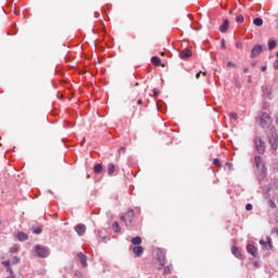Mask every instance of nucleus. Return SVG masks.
<instances>
[{
	"label": "nucleus",
	"instance_id": "47",
	"mask_svg": "<svg viewBox=\"0 0 278 278\" xmlns=\"http://www.w3.org/2000/svg\"><path fill=\"white\" fill-rule=\"evenodd\" d=\"M248 81H249V84H251V76H249Z\"/></svg>",
	"mask_w": 278,
	"mask_h": 278
},
{
	"label": "nucleus",
	"instance_id": "21",
	"mask_svg": "<svg viewBox=\"0 0 278 278\" xmlns=\"http://www.w3.org/2000/svg\"><path fill=\"white\" fill-rule=\"evenodd\" d=\"M151 62L156 66H162V59H160V56H152Z\"/></svg>",
	"mask_w": 278,
	"mask_h": 278
},
{
	"label": "nucleus",
	"instance_id": "38",
	"mask_svg": "<svg viewBox=\"0 0 278 278\" xmlns=\"http://www.w3.org/2000/svg\"><path fill=\"white\" fill-rule=\"evenodd\" d=\"M236 47H237V49H242V43L237 42V43H236Z\"/></svg>",
	"mask_w": 278,
	"mask_h": 278
},
{
	"label": "nucleus",
	"instance_id": "22",
	"mask_svg": "<svg viewBox=\"0 0 278 278\" xmlns=\"http://www.w3.org/2000/svg\"><path fill=\"white\" fill-rule=\"evenodd\" d=\"M267 47H268L269 51H273V49H275L277 47V41H275V40L268 41Z\"/></svg>",
	"mask_w": 278,
	"mask_h": 278
},
{
	"label": "nucleus",
	"instance_id": "17",
	"mask_svg": "<svg viewBox=\"0 0 278 278\" xmlns=\"http://www.w3.org/2000/svg\"><path fill=\"white\" fill-rule=\"evenodd\" d=\"M253 25H255L256 27H262V25H264V20H262V17H255L253 20Z\"/></svg>",
	"mask_w": 278,
	"mask_h": 278
},
{
	"label": "nucleus",
	"instance_id": "31",
	"mask_svg": "<svg viewBox=\"0 0 278 278\" xmlns=\"http://www.w3.org/2000/svg\"><path fill=\"white\" fill-rule=\"evenodd\" d=\"M2 264H3V266H5V268H10L12 262L11 261H4Z\"/></svg>",
	"mask_w": 278,
	"mask_h": 278
},
{
	"label": "nucleus",
	"instance_id": "16",
	"mask_svg": "<svg viewBox=\"0 0 278 278\" xmlns=\"http://www.w3.org/2000/svg\"><path fill=\"white\" fill-rule=\"evenodd\" d=\"M131 244H134L135 247H140V244H142V238H140V237L132 238Z\"/></svg>",
	"mask_w": 278,
	"mask_h": 278
},
{
	"label": "nucleus",
	"instance_id": "11",
	"mask_svg": "<svg viewBox=\"0 0 278 278\" xmlns=\"http://www.w3.org/2000/svg\"><path fill=\"white\" fill-rule=\"evenodd\" d=\"M78 260L80 261V264L84 266V268H86V266H88V258L86 257V255L81 252H79L77 254Z\"/></svg>",
	"mask_w": 278,
	"mask_h": 278
},
{
	"label": "nucleus",
	"instance_id": "29",
	"mask_svg": "<svg viewBox=\"0 0 278 278\" xmlns=\"http://www.w3.org/2000/svg\"><path fill=\"white\" fill-rule=\"evenodd\" d=\"M21 262V258L18 256H14L11 261V264H18Z\"/></svg>",
	"mask_w": 278,
	"mask_h": 278
},
{
	"label": "nucleus",
	"instance_id": "2",
	"mask_svg": "<svg viewBox=\"0 0 278 278\" xmlns=\"http://www.w3.org/2000/svg\"><path fill=\"white\" fill-rule=\"evenodd\" d=\"M254 164L260 175L262 177H266V165H264V162L262 161V156H255Z\"/></svg>",
	"mask_w": 278,
	"mask_h": 278
},
{
	"label": "nucleus",
	"instance_id": "35",
	"mask_svg": "<svg viewBox=\"0 0 278 278\" xmlns=\"http://www.w3.org/2000/svg\"><path fill=\"white\" fill-rule=\"evenodd\" d=\"M125 151H127V148H125V147H122V148L118 149L119 154L125 153Z\"/></svg>",
	"mask_w": 278,
	"mask_h": 278
},
{
	"label": "nucleus",
	"instance_id": "49",
	"mask_svg": "<svg viewBox=\"0 0 278 278\" xmlns=\"http://www.w3.org/2000/svg\"><path fill=\"white\" fill-rule=\"evenodd\" d=\"M252 66H255V63H252Z\"/></svg>",
	"mask_w": 278,
	"mask_h": 278
},
{
	"label": "nucleus",
	"instance_id": "8",
	"mask_svg": "<svg viewBox=\"0 0 278 278\" xmlns=\"http://www.w3.org/2000/svg\"><path fill=\"white\" fill-rule=\"evenodd\" d=\"M262 51H263L262 45L254 46L251 51V58H257V55H261Z\"/></svg>",
	"mask_w": 278,
	"mask_h": 278
},
{
	"label": "nucleus",
	"instance_id": "30",
	"mask_svg": "<svg viewBox=\"0 0 278 278\" xmlns=\"http://www.w3.org/2000/svg\"><path fill=\"white\" fill-rule=\"evenodd\" d=\"M245 210H247V212H251V210H253V204L248 203V204L245 205Z\"/></svg>",
	"mask_w": 278,
	"mask_h": 278
},
{
	"label": "nucleus",
	"instance_id": "27",
	"mask_svg": "<svg viewBox=\"0 0 278 278\" xmlns=\"http://www.w3.org/2000/svg\"><path fill=\"white\" fill-rule=\"evenodd\" d=\"M213 164H214V166H216L217 168H220V166H223V165L220 164V160H218V159H214V160H213Z\"/></svg>",
	"mask_w": 278,
	"mask_h": 278
},
{
	"label": "nucleus",
	"instance_id": "34",
	"mask_svg": "<svg viewBox=\"0 0 278 278\" xmlns=\"http://www.w3.org/2000/svg\"><path fill=\"white\" fill-rule=\"evenodd\" d=\"M75 277L84 278V274H81V271H76Z\"/></svg>",
	"mask_w": 278,
	"mask_h": 278
},
{
	"label": "nucleus",
	"instance_id": "18",
	"mask_svg": "<svg viewBox=\"0 0 278 278\" xmlns=\"http://www.w3.org/2000/svg\"><path fill=\"white\" fill-rule=\"evenodd\" d=\"M103 170V165L101 163H97L93 166V173H96L97 175H99V173H101Z\"/></svg>",
	"mask_w": 278,
	"mask_h": 278
},
{
	"label": "nucleus",
	"instance_id": "4",
	"mask_svg": "<svg viewBox=\"0 0 278 278\" xmlns=\"http://www.w3.org/2000/svg\"><path fill=\"white\" fill-rule=\"evenodd\" d=\"M134 210H129L126 215H123L121 217L122 223H125L126 227H129L131 225V222L134 220Z\"/></svg>",
	"mask_w": 278,
	"mask_h": 278
},
{
	"label": "nucleus",
	"instance_id": "26",
	"mask_svg": "<svg viewBox=\"0 0 278 278\" xmlns=\"http://www.w3.org/2000/svg\"><path fill=\"white\" fill-rule=\"evenodd\" d=\"M33 233H36V235L42 233V227H33Z\"/></svg>",
	"mask_w": 278,
	"mask_h": 278
},
{
	"label": "nucleus",
	"instance_id": "41",
	"mask_svg": "<svg viewBox=\"0 0 278 278\" xmlns=\"http://www.w3.org/2000/svg\"><path fill=\"white\" fill-rule=\"evenodd\" d=\"M266 66H262V68H261V71H262V73H266Z\"/></svg>",
	"mask_w": 278,
	"mask_h": 278
},
{
	"label": "nucleus",
	"instance_id": "48",
	"mask_svg": "<svg viewBox=\"0 0 278 278\" xmlns=\"http://www.w3.org/2000/svg\"><path fill=\"white\" fill-rule=\"evenodd\" d=\"M15 14H18V11H15Z\"/></svg>",
	"mask_w": 278,
	"mask_h": 278
},
{
	"label": "nucleus",
	"instance_id": "42",
	"mask_svg": "<svg viewBox=\"0 0 278 278\" xmlns=\"http://www.w3.org/2000/svg\"><path fill=\"white\" fill-rule=\"evenodd\" d=\"M154 94H160V91L157 89H153Z\"/></svg>",
	"mask_w": 278,
	"mask_h": 278
},
{
	"label": "nucleus",
	"instance_id": "14",
	"mask_svg": "<svg viewBox=\"0 0 278 278\" xmlns=\"http://www.w3.org/2000/svg\"><path fill=\"white\" fill-rule=\"evenodd\" d=\"M228 29H229V20H225L222 26L219 27V31H222V34H225L227 33Z\"/></svg>",
	"mask_w": 278,
	"mask_h": 278
},
{
	"label": "nucleus",
	"instance_id": "43",
	"mask_svg": "<svg viewBox=\"0 0 278 278\" xmlns=\"http://www.w3.org/2000/svg\"><path fill=\"white\" fill-rule=\"evenodd\" d=\"M226 166H228L229 167V170H231V163H226Z\"/></svg>",
	"mask_w": 278,
	"mask_h": 278
},
{
	"label": "nucleus",
	"instance_id": "33",
	"mask_svg": "<svg viewBox=\"0 0 278 278\" xmlns=\"http://www.w3.org/2000/svg\"><path fill=\"white\" fill-rule=\"evenodd\" d=\"M230 116L233 121H238V113H231Z\"/></svg>",
	"mask_w": 278,
	"mask_h": 278
},
{
	"label": "nucleus",
	"instance_id": "12",
	"mask_svg": "<svg viewBox=\"0 0 278 278\" xmlns=\"http://www.w3.org/2000/svg\"><path fill=\"white\" fill-rule=\"evenodd\" d=\"M75 231H76V233H78V236H84V233H86V225H84V224H78V225L75 227Z\"/></svg>",
	"mask_w": 278,
	"mask_h": 278
},
{
	"label": "nucleus",
	"instance_id": "7",
	"mask_svg": "<svg viewBox=\"0 0 278 278\" xmlns=\"http://www.w3.org/2000/svg\"><path fill=\"white\" fill-rule=\"evenodd\" d=\"M261 247H264L266 251H270L273 249V240L269 237L260 240Z\"/></svg>",
	"mask_w": 278,
	"mask_h": 278
},
{
	"label": "nucleus",
	"instance_id": "13",
	"mask_svg": "<svg viewBox=\"0 0 278 278\" xmlns=\"http://www.w3.org/2000/svg\"><path fill=\"white\" fill-rule=\"evenodd\" d=\"M132 253H135V255L137 257H140L142 255V253H144V248L137 245V247L132 248Z\"/></svg>",
	"mask_w": 278,
	"mask_h": 278
},
{
	"label": "nucleus",
	"instance_id": "45",
	"mask_svg": "<svg viewBox=\"0 0 278 278\" xmlns=\"http://www.w3.org/2000/svg\"><path fill=\"white\" fill-rule=\"evenodd\" d=\"M137 105H142V100H138Z\"/></svg>",
	"mask_w": 278,
	"mask_h": 278
},
{
	"label": "nucleus",
	"instance_id": "20",
	"mask_svg": "<svg viewBox=\"0 0 278 278\" xmlns=\"http://www.w3.org/2000/svg\"><path fill=\"white\" fill-rule=\"evenodd\" d=\"M28 236L25 232H18L17 233V240H20V242H25V240H28Z\"/></svg>",
	"mask_w": 278,
	"mask_h": 278
},
{
	"label": "nucleus",
	"instance_id": "44",
	"mask_svg": "<svg viewBox=\"0 0 278 278\" xmlns=\"http://www.w3.org/2000/svg\"><path fill=\"white\" fill-rule=\"evenodd\" d=\"M243 73H249V67H244Z\"/></svg>",
	"mask_w": 278,
	"mask_h": 278
},
{
	"label": "nucleus",
	"instance_id": "39",
	"mask_svg": "<svg viewBox=\"0 0 278 278\" xmlns=\"http://www.w3.org/2000/svg\"><path fill=\"white\" fill-rule=\"evenodd\" d=\"M274 68H275L276 71H278V61H275V63H274Z\"/></svg>",
	"mask_w": 278,
	"mask_h": 278
},
{
	"label": "nucleus",
	"instance_id": "1",
	"mask_svg": "<svg viewBox=\"0 0 278 278\" xmlns=\"http://www.w3.org/2000/svg\"><path fill=\"white\" fill-rule=\"evenodd\" d=\"M271 124H273V118L270 117V115L268 113L262 112L260 116V126L263 129H268Z\"/></svg>",
	"mask_w": 278,
	"mask_h": 278
},
{
	"label": "nucleus",
	"instance_id": "3",
	"mask_svg": "<svg viewBox=\"0 0 278 278\" xmlns=\"http://www.w3.org/2000/svg\"><path fill=\"white\" fill-rule=\"evenodd\" d=\"M268 142L271 146V149L274 151H277V149H278V143H277L278 142V138H277V132L275 130H271L269 132Z\"/></svg>",
	"mask_w": 278,
	"mask_h": 278
},
{
	"label": "nucleus",
	"instance_id": "23",
	"mask_svg": "<svg viewBox=\"0 0 278 278\" xmlns=\"http://www.w3.org/2000/svg\"><path fill=\"white\" fill-rule=\"evenodd\" d=\"M166 258L164 257V255L162 253L157 254V262L159 264H166Z\"/></svg>",
	"mask_w": 278,
	"mask_h": 278
},
{
	"label": "nucleus",
	"instance_id": "25",
	"mask_svg": "<svg viewBox=\"0 0 278 278\" xmlns=\"http://www.w3.org/2000/svg\"><path fill=\"white\" fill-rule=\"evenodd\" d=\"M173 273V265L164 267V275H170Z\"/></svg>",
	"mask_w": 278,
	"mask_h": 278
},
{
	"label": "nucleus",
	"instance_id": "6",
	"mask_svg": "<svg viewBox=\"0 0 278 278\" xmlns=\"http://www.w3.org/2000/svg\"><path fill=\"white\" fill-rule=\"evenodd\" d=\"M254 144H255V149H256L257 153H260V155H262V153H264V151H265L264 141L262 140V138L255 137Z\"/></svg>",
	"mask_w": 278,
	"mask_h": 278
},
{
	"label": "nucleus",
	"instance_id": "9",
	"mask_svg": "<svg viewBox=\"0 0 278 278\" xmlns=\"http://www.w3.org/2000/svg\"><path fill=\"white\" fill-rule=\"evenodd\" d=\"M247 251L248 253H250V255H252L253 257H257V248H255V245L249 243L247 245Z\"/></svg>",
	"mask_w": 278,
	"mask_h": 278
},
{
	"label": "nucleus",
	"instance_id": "37",
	"mask_svg": "<svg viewBox=\"0 0 278 278\" xmlns=\"http://www.w3.org/2000/svg\"><path fill=\"white\" fill-rule=\"evenodd\" d=\"M165 264L159 263L157 265V270H162V268H164Z\"/></svg>",
	"mask_w": 278,
	"mask_h": 278
},
{
	"label": "nucleus",
	"instance_id": "50",
	"mask_svg": "<svg viewBox=\"0 0 278 278\" xmlns=\"http://www.w3.org/2000/svg\"><path fill=\"white\" fill-rule=\"evenodd\" d=\"M136 86H139V84H138V83H136Z\"/></svg>",
	"mask_w": 278,
	"mask_h": 278
},
{
	"label": "nucleus",
	"instance_id": "15",
	"mask_svg": "<svg viewBox=\"0 0 278 278\" xmlns=\"http://www.w3.org/2000/svg\"><path fill=\"white\" fill-rule=\"evenodd\" d=\"M231 253L232 255H235V257H238L239 260L242 257V253H240V249L236 245L232 247Z\"/></svg>",
	"mask_w": 278,
	"mask_h": 278
},
{
	"label": "nucleus",
	"instance_id": "19",
	"mask_svg": "<svg viewBox=\"0 0 278 278\" xmlns=\"http://www.w3.org/2000/svg\"><path fill=\"white\" fill-rule=\"evenodd\" d=\"M116 170V166L112 163L109 164V167H108V175L110 177H112V175H114V172Z\"/></svg>",
	"mask_w": 278,
	"mask_h": 278
},
{
	"label": "nucleus",
	"instance_id": "5",
	"mask_svg": "<svg viewBox=\"0 0 278 278\" xmlns=\"http://www.w3.org/2000/svg\"><path fill=\"white\" fill-rule=\"evenodd\" d=\"M35 251L38 255V257H49V249L45 248L42 245H36Z\"/></svg>",
	"mask_w": 278,
	"mask_h": 278
},
{
	"label": "nucleus",
	"instance_id": "32",
	"mask_svg": "<svg viewBox=\"0 0 278 278\" xmlns=\"http://www.w3.org/2000/svg\"><path fill=\"white\" fill-rule=\"evenodd\" d=\"M201 73H202V72H200V73H198V74L195 75V79H199V78L201 77ZM202 75H204V76L207 75V72H203Z\"/></svg>",
	"mask_w": 278,
	"mask_h": 278
},
{
	"label": "nucleus",
	"instance_id": "36",
	"mask_svg": "<svg viewBox=\"0 0 278 278\" xmlns=\"http://www.w3.org/2000/svg\"><path fill=\"white\" fill-rule=\"evenodd\" d=\"M227 66H232L233 68H236V63L229 61V62L227 63Z\"/></svg>",
	"mask_w": 278,
	"mask_h": 278
},
{
	"label": "nucleus",
	"instance_id": "46",
	"mask_svg": "<svg viewBox=\"0 0 278 278\" xmlns=\"http://www.w3.org/2000/svg\"><path fill=\"white\" fill-rule=\"evenodd\" d=\"M16 251H17V249H16V248H13V249L11 250V253H16Z\"/></svg>",
	"mask_w": 278,
	"mask_h": 278
},
{
	"label": "nucleus",
	"instance_id": "10",
	"mask_svg": "<svg viewBox=\"0 0 278 278\" xmlns=\"http://www.w3.org/2000/svg\"><path fill=\"white\" fill-rule=\"evenodd\" d=\"M179 56L181 60H188V58L192 56V51H190L188 49H184L180 51Z\"/></svg>",
	"mask_w": 278,
	"mask_h": 278
},
{
	"label": "nucleus",
	"instance_id": "40",
	"mask_svg": "<svg viewBox=\"0 0 278 278\" xmlns=\"http://www.w3.org/2000/svg\"><path fill=\"white\" fill-rule=\"evenodd\" d=\"M222 48H223V49H226L225 39H222Z\"/></svg>",
	"mask_w": 278,
	"mask_h": 278
},
{
	"label": "nucleus",
	"instance_id": "28",
	"mask_svg": "<svg viewBox=\"0 0 278 278\" xmlns=\"http://www.w3.org/2000/svg\"><path fill=\"white\" fill-rule=\"evenodd\" d=\"M236 23H244V16L243 15H237Z\"/></svg>",
	"mask_w": 278,
	"mask_h": 278
},
{
	"label": "nucleus",
	"instance_id": "24",
	"mask_svg": "<svg viewBox=\"0 0 278 278\" xmlns=\"http://www.w3.org/2000/svg\"><path fill=\"white\" fill-rule=\"evenodd\" d=\"M113 229H114L115 233L121 232V225H118V222L113 223Z\"/></svg>",
	"mask_w": 278,
	"mask_h": 278
}]
</instances>
